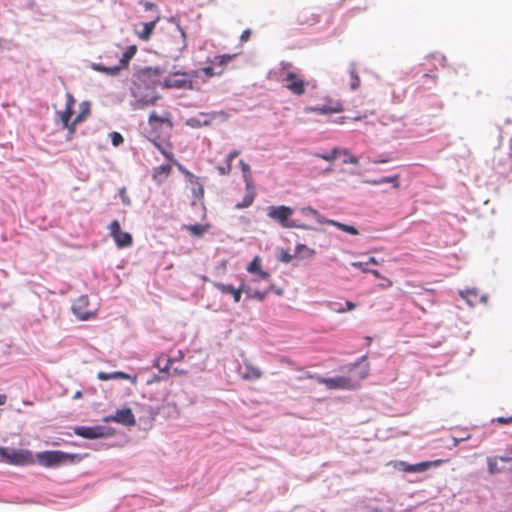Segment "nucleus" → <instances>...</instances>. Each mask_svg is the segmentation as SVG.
<instances>
[{
  "instance_id": "nucleus-1",
  "label": "nucleus",
  "mask_w": 512,
  "mask_h": 512,
  "mask_svg": "<svg viewBox=\"0 0 512 512\" xmlns=\"http://www.w3.org/2000/svg\"><path fill=\"white\" fill-rule=\"evenodd\" d=\"M161 74L160 67H146L139 72L137 76L139 83L137 88L132 90V95L136 98L133 103L134 109H144L155 104L159 98L155 93V87Z\"/></svg>"
},
{
  "instance_id": "nucleus-2",
  "label": "nucleus",
  "mask_w": 512,
  "mask_h": 512,
  "mask_svg": "<svg viewBox=\"0 0 512 512\" xmlns=\"http://www.w3.org/2000/svg\"><path fill=\"white\" fill-rule=\"evenodd\" d=\"M35 461L47 468H56L69 464H76L82 460L77 453H68L60 450H47L36 453Z\"/></svg>"
},
{
  "instance_id": "nucleus-3",
  "label": "nucleus",
  "mask_w": 512,
  "mask_h": 512,
  "mask_svg": "<svg viewBox=\"0 0 512 512\" xmlns=\"http://www.w3.org/2000/svg\"><path fill=\"white\" fill-rule=\"evenodd\" d=\"M294 210L286 205L269 206L267 208V216L277 222L283 228H301L305 230H313L309 225L292 219Z\"/></svg>"
},
{
  "instance_id": "nucleus-4",
  "label": "nucleus",
  "mask_w": 512,
  "mask_h": 512,
  "mask_svg": "<svg viewBox=\"0 0 512 512\" xmlns=\"http://www.w3.org/2000/svg\"><path fill=\"white\" fill-rule=\"evenodd\" d=\"M0 458L7 464L25 466L35 462L32 451L0 446Z\"/></svg>"
},
{
  "instance_id": "nucleus-5",
  "label": "nucleus",
  "mask_w": 512,
  "mask_h": 512,
  "mask_svg": "<svg viewBox=\"0 0 512 512\" xmlns=\"http://www.w3.org/2000/svg\"><path fill=\"white\" fill-rule=\"evenodd\" d=\"M197 72H180L173 71L171 72V76L167 77L163 81L164 88H176V89H193V82L191 80L192 77H196Z\"/></svg>"
},
{
  "instance_id": "nucleus-6",
  "label": "nucleus",
  "mask_w": 512,
  "mask_h": 512,
  "mask_svg": "<svg viewBox=\"0 0 512 512\" xmlns=\"http://www.w3.org/2000/svg\"><path fill=\"white\" fill-rule=\"evenodd\" d=\"M74 434L85 439H98L110 437L114 434V431L112 428L103 425L77 426L74 428Z\"/></svg>"
},
{
  "instance_id": "nucleus-7",
  "label": "nucleus",
  "mask_w": 512,
  "mask_h": 512,
  "mask_svg": "<svg viewBox=\"0 0 512 512\" xmlns=\"http://www.w3.org/2000/svg\"><path fill=\"white\" fill-rule=\"evenodd\" d=\"M148 124L150 127L149 135H165L169 136L172 131V121L166 116H159L156 112L149 115Z\"/></svg>"
},
{
  "instance_id": "nucleus-8",
  "label": "nucleus",
  "mask_w": 512,
  "mask_h": 512,
  "mask_svg": "<svg viewBox=\"0 0 512 512\" xmlns=\"http://www.w3.org/2000/svg\"><path fill=\"white\" fill-rule=\"evenodd\" d=\"M167 21L175 25V30L178 33V42L176 46L171 48L169 51L170 58L173 60H178L182 52L187 48V34L181 27L178 17L171 16L167 19Z\"/></svg>"
},
{
  "instance_id": "nucleus-9",
  "label": "nucleus",
  "mask_w": 512,
  "mask_h": 512,
  "mask_svg": "<svg viewBox=\"0 0 512 512\" xmlns=\"http://www.w3.org/2000/svg\"><path fill=\"white\" fill-rule=\"evenodd\" d=\"M319 383L325 384L328 389H343L352 390L355 389L357 383L350 377L336 376L331 378L317 377Z\"/></svg>"
},
{
  "instance_id": "nucleus-10",
  "label": "nucleus",
  "mask_w": 512,
  "mask_h": 512,
  "mask_svg": "<svg viewBox=\"0 0 512 512\" xmlns=\"http://www.w3.org/2000/svg\"><path fill=\"white\" fill-rule=\"evenodd\" d=\"M105 422H116L124 426H133L136 423L135 416L130 408L118 409L112 415L104 418Z\"/></svg>"
},
{
  "instance_id": "nucleus-11",
  "label": "nucleus",
  "mask_w": 512,
  "mask_h": 512,
  "mask_svg": "<svg viewBox=\"0 0 512 512\" xmlns=\"http://www.w3.org/2000/svg\"><path fill=\"white\" fill-rule=\"evenodd\" d=\"M286 84V88L289 89L295 95H302L305 92V81L297 77L294 72H288L286 77L283 79Z\"/></svg>"
},
{
  "instance_id": "nucleus-12",
  "label": "nucleus",
  "mask_w": 512,
  "mask_h": 512,
  "mask_svg": "<svg viewBox=\"0 0 512 512\" xmlns=\"http://www.w3.org/2000/svg\"><path fill=\"white\" fill-rule=\"evenodd\" d=\"M172 363V359L169 357H166L164 355H161L153 360V367H156L159 369V372L162 374L161 376H154L151 381H148V383H152L155 381H160L164 379L169 371L170 365Z\"/></svg>"
},
{
  "instance_id": "nucleus-13",
  "label": "nucleus",
  "mask_w": 512,
  "mask_h": 512,
  "mask_svg": "<svg viewBox=\"0 0 512 512\" xmlns=\"http://www.w3.org/2000/svg\"><path fill=\"white\" fill-rule=\"evenodd\" d=\"M214 286L222 293L232 295L235 302L240 301L242 292L248 293V288L244 284H241L239 288H235L231 284H224L218 282L215 283Z\"/></svg>"
},
{
  "instance_id": "nucleus-14",
  "label": "nucleus",
  "mask_w": 512,
  "mask_h": 512,
  "mask_svg": "<svg viewBox=\"0 0 512 512\" xmlns=\"http://www.w3.org/2000/svg\"><path fill=\"white\" fill-rule=\"evenodd\" d=\"M88 305V297L80 296L77 301L72 305L73 314L80 320H88L92 316L91 312L85 311V307Z\"/></svg>"
},
{
  "instance_id": "nucleus-15",
  "label": "nucleus",
  "mask_w": 512,
  "mask_h": 512,
  "mask_svg": "<svg viewBox=\"0 0 512 512\" xmlns=\"http://www.w3.org/2000/svg\"><path fill=\"white\" fill-rule=\"evenodd\" d=\"M247 271L256 274L257 278L255 281L264 280L269 282L270 274L267 271L261 269V259L256 256L247 266Z\"/></svg>"
},
{
  "instance_id": "nucleus-16",
  "label": "nucleus",
  "mask_w": 512,
  "mask_h": 512,
  "mask_svg": "<svg viewBox=\"0 0 512 512\" xmlns=\"http://www.w3.org/2000/svg\"><path fill=\"white\" fill-rule=\"evenodd\" d=\"M97 378L101 381L107 380H116V379H125L130 380L133 384L136 383V376H131L122 371H114V372H104L101 371L97 374Z\"/></svg>"
},
{
  "instance_id": "nucleus-17",
  "label": "nucleus",
  "mask_w": 512,
  "mask_h": 512,
  "mask_svg": "<svg viewBox=\"0 0 512 512\" xmlns=\"http://www.w3.org/2000/svg\"><path fill=\"white\" fill-rule=\"evenodd\" d=\"M239 374L243 379L252 381L259 379L262 372L259 368L245 363L239 367Z\"/></svg>"
},
{
  "instance_id": "nucleus-18",
  "label": "nucleus",
  "mask_w": 512,
  "mask_h": 512,
  "mask_svg": "<svg viewBox=\"0 0 512 512\" xmlns=\"http://www.w3.org/2000/svg\"><path fill=\"white\" fill-rule=\"evenodd\" d=\"M299 211L303 216L312 217L320 224H327L328 219L311 206L302 207Z\"/></svg>"
},
{
  "instance_id": "nucleus-19",
  "label": "nucleus",
  "mask_w": 512,
  "mask_h": 512,
  "mask_svg": "<svg viewBox=\"0 0 512 512\" xmlns=\"http://www.w3.org/2000/svg\"><path fill=\"white\" fill-rule=\"evenodd\" d=\"M91 68L94 71L107 74L109 76H117L121 71V66H111L107 67L101 63H92Z\"/></svg>"
},
{
  "instance_id": "nucleus-20",
  "label": "nucleus",
  "mask_w": 512,
  "mask_h": 512,
  "mask_svg": "<svg viewBox=\"0 0 512 512\" xmlns=\"http://www.w3.org/2000/svg\"><path fill=\"white\" fill-rule=\"evenodd\" d=\"M117 247L126 248L132 245L133 239L130 233L121 231L113 237Z\"/></svg>"
},
{
  "instance_id": "nucleus-21",
  "label": "nucleus",
  "mask_w": 512,
  "mask_h": 512,
  "mask_svg": "<svg viewBox=\"0 0 512 512\" xmlns=\"http://www.w3.org/2000/svg\"><path fill=\"white\" fill-rule=\"evenodd\" d=\"M366 360V355H363L361 356L353 365H352V368L350 369L351 371L353 369H358V379L359 380H362L364 378H366L369 374V366L368 364H364L362 365V362H364Z\"/></svg>"
},
{
  "instance_id": "nucleus-22",
  "label": "nucleus",
  "mask_w": 512,
  "mask_h": 512,
  "mask_svg": "<svg viewBox=\"0 0 512 512\" xmlns=\"http://www.w3.org/2000/svg\"><path fill=\"white\" fill-rule=\"evenodd\" d=\"M137 52V47L135 45H130L126 48V50L124 51V53L122 54L121 58H120V65L121 66V69L123 67H126L128 66L129 62L131 61V59L134 57V55L136 54Z\"/></svg>"
},
{
  "instance_id": "nucleus-23",
  "label": "nucleus",
  "mask_w": 512,
  "mask_h": 512,
  "mask_svg": "<svg viewBox=\"0 0 512 512\" xmlns=\"http://www.w3.org/2000/svg\"><path fill=\"white\" fill-rule=\"evenodd\" d=\"M459 295L470 307H475V302L473 299L478 295V290L476 288L461 290L459 291Z\"/></svg>"
},
{
  "instance_id": "nucleus-24",
  "label": "nucleus",
  "mask_w": 512,
  "mask_h": 512,
  "mask_svg": "<svg viewBox=\"0 0 512 512\" xmlns=\"http://www.w3.org/2000/svg\"><path fill=\"white\" fill-rule=\"evenodd\" d=\"M158 20H159V17H157L153 21L143 23V30L139 33L140 39L146 41V40H148L151 37V35L153 33V30L155 29V26H156V23L158 22Z\"/></svg>"
},
{
  "instance_id": "nucleus-25",
  "label": "nucleus",
  "mask_w": 512,
  "mask_h": 512,
  "mask_svg": "<svg viewBox=\"0 0 512 512\" xmlns=\"http://www.w3.org/2000/svg\"><path fill=\"white\" fill-rule=\"evenodd\" d=\"M235 56V54L216 55L211 60V64H213L216 67H219L220 69H223V67L226 66Z\"/></svg>"
},
{
  "instance_id": "nucleus-26",
  "label": "nucleus",
  "mask_w": 512,
  "mask_h": 512,
  "mask_svg": "<svg viewBox=\"0 0 512 512\" xmlns=\"http://www.w3.org/2000/svg\"><path fill=\"white\" fill-rule=\"evenodd\" d=\"M327 224L337 227L339 230L349 233L351 235H358L359 231L356 227L344 223H340L338 221L328 219Z\"/></svg>"
},
{
  "instance_id": "nucleus-27",
  "label": "nucleus",
  "mask_w": 512,
  "mask_h": 512,
  "mask_svg": "<svg viewBox=\"0 0 512 512\" xmlns=\"http://www.w3.org/2000/svg\"><path fill=\"white\" fill-rule=\"evenodd\" d=\"M272 288H273V284L269 283L268 287L263 291L255 290L254 292H251L250 289L248 288V293H246V294H247L248 298L256 299L261 302L271 292Z\"/></svg>"
},
{
  "instance_id": "nucleus-28",
  "label": "nucleus",
  "mask_w": 512,
  "mask_h": 512,
  "mask_svg": "<svg viewBox=\"0 0 512 512\" xmlns=\"http://www.w3.org/2000/svg\"><path fill=\"white\" fill-rule=\"evenodd\" d=\"M184 228L189 231L193 236L201 237L209 228L208 224H193L185 225Z\"/></svg>"
},
{
  "instance_id": "nucleus-29",
  "label": "nucleus",
  "mask_w": 512,
  "mask_h": 512,
  "mask_svg": "<svg viewBox=\"0 0 512 512\" xmlns=\"http://www.w3.org/2000/svg\"><path fill=\"white\" fill-rule=\"evenodd\" d=\"M81 108H82V111H80V113L75 117L74 121L71 123L70 127H69V132L72 133L74 132L75 130V125L82 121V119L84 118V116L86 114H89V102H82L81 103Z\"/></svg>"
},
{
  "instance_id": "nucleus-30",
  "label": "nucleus",
  "mask_w": 512,
  "mask_h": 512,
  "mask_svg": "<svg viewBox=\"0 0 512 512\" xmlns=\"http://www.w3.org/2000/svg\"><path fill=\"white\" fill-rule=\"evenodd\" d=\"M312 111L318 112L320 114H329L342 111V106L339 103H337L334 107L322 105L312 108Z\"/></svg>"
},
{
  "instance_id": "nucleus-31",
  "label": "nucleus",
  "mask_w": 512,
  "mask_h": 512,
  "mask_svg": "<svg viewBox=\"0 0 512 512\" xmlns=\"http://www.w3.org/2000/svg\"><path fill=\"white\" fill-rule=\"evenodd\" d=\"M175 165L178 168V170L185 176L187 182L194 184V182H197V180H199L197 176H195L193 173L187 170L181 163L175 161Z\"/></svg>"
},
{
  "instance_id": "nucleus-32",
  "label": "nucleus",
  "mask_w": 512,
  "mask_h": 512,
  "mask_svg": "<svg viewBox=\"0 0 512 512\" xmlns=\"http://www.w3.org/2000/svg\"><path fill=\"white\" fill-rule=\"evenodd\" d=\"M315 251L305 244H297L295 246V255H301L303 258L311 257Z\"/></svg>"
},
{
  "instance_id": "nucleus-33",
  "label": "nucleus",
  "mask_w": 512,
  "mask_h": 512,
  "mask_svg": "<svg viewBox=\"0 0 512 512\" xmlns=\"http://www.w3.org/2000/svg\"><path fill=\"white\" fill-rule=\"evenodd\" d=\"M149 139L153 142L154 146L156 148H158V150L167 158V159H171L172 158V154L171 153H168L162 146V144L158 141L159 139V135L157 134H152V135H149Z\"/></svg>"
},
{
  "instance_id": "nucleus-34",
  "label": "nucleus",
  "mask_w": 512,
  "mask_h": 512,
  "mask_svg": "<svg viewBox=\"0 0 512 512\" xmlns=\"http://www.w3.org/2000/svg\"><path fill=\"white\" fill-rule=\"evenodd\" d=\"M73 113H74V109L65 107L64 112H62V114H61V121H62L64 127H66L68 130L71 125L70 119H71Z\"/></svg>"
},
{
  "instance_id": "nucleus-35",
  "label": "nucleus",
  "mask_w": 512,
  "mask_h": 512,
  "mask_svg": "<svg viewBox=\"0 0 512 512\" xmlns=\"http://www.w3.org/2000/svg\"><path fill=\"white\" fill-rule=\"evenodd\" d=\"M497 459L498 457L487 458L488 472L490 475H495L501 471L498 467Z\"/></svg>"
},
{
  "instance_id": "nucleus-36",
  "label": "nucleus",
  "mask_w": 512,
  "mask_h": 512,
  "mask_svg": "<svg viewBox=\"0 0 512 512\" xmlns=\"http://www.w3.org/2000/svg\"><path fill=\"white\" fill-rule=\"evenodd\" d=\"M338 152H339V149L338 148H334L330 152H327V153H315L314 155L316 157L321 158V159L326 160V161H333L334 159H336Z\"/></svg>"
},
{
  "instance_id": "nucleus-37",
  "label": "nucleus",
  "mask_w": 512,
  "mask_h": 512,
  "mask_svg": "<svg viewBox=\"0 0 512 512\" xmlns=\"http://www.w3.org/2000/svg\"><path fill=\"white\" fill-rule=\"evenodd\" d=\"M192 185H193V187L191 189V192H192L193 196L197 199L203 198L204 188H203V185L199 182V180H197V182H194V184H192Z\"/></svg>"
},
{
  "instance_id": "nucleus-38",
  "label": "nucleus",
  "mask_w": 512,
  "mask_h": 512,
  "mask_svg": "<svg viewBox=\"0 0 512 512\" xmlns=\"http://www.w3.org/2000/svg\"><path fill=\"white\" fill-rule=\"evenodd\" d=\"M216 66H214L213 64H211L210 66H206L204 68H202V72L207 76V77H212V76H216V75H221L223 73V69H219L218 71L216 70Z\"/></svg>"
},
{
  "instance_id": "nucleus-39",
  "label": "nucleus",
  "mask_w": 512,
  "mask_h": 512,
  "mask_svg": "<svg viewBox=\"0 0 512 512\" xmlns=\"http://www.w3.org/2000/svg\"><path fill=\"white\" fill-rule=\"evenodd\" d=\"M109 137L112 145L115 147L120 146L124 142V138L119 132L113 131L109 134Z\"/></svg>"
},
{
  "instance_id": "nucleus-40",
  "label": "nucleus",
  "mask_w": 512,
  "mask_h": 512,
  "mask_svg": "<svg viewBox=\"0 0 512 512\" xmlns=\"http://www.w3.org/2000/svg\"><path fill=\"white\" fill-rule=\"evenodd\" d=\"M378 180H379V182H381V185L386 184V183H392L394 188L398 187V177L396 175L395 176H383V177L378 178Z\"/></svg>"
},
{
  "instance_id": "nucleus-41",
  "label": "nucleus",
  "mask_w": 512,
  "mask_h": 512,
  "mask_svg": "<svg viewBox=\"0 0 512 512\" xmlns=\"http://www.w3.org/2000/svg\"><path fill=\"white\" fill-rule=\"evenodd\" d=\"M336 305L339 306V307H334V310L339 312V313L350 311V310H352V309H354L356 307V304L351 302V301H346L345 302V306H346L345 308H343L341 306V304H336Z\"/></svg>"
},
{
  "instance_id": "nucleus-42",
  "label": "nucleus",
  "mask_w": 512,
  "mask_h": 512,
  "mask_svg": "<svg viewBox=\"0 0 512 512\" xmlns=\"http://www.w3.org/2000/svg\"><path fill=\"white\" fill-rule=\"evenodd\" d=\"M109 230H110V234L112 237H114V235H117L118 233H120L122 230H121L119 221H117V220L112 221L109 225Z\"/></svg>"
},
{
  "instance_id": "nucleus-43",
  "label": "nucleus",
  "mask_w": 512,
  "mask_h": 512,
  "mask_svg": "<svg viewBox=\"0 0 512 512\" xmlns=\"http://www.w3.org/2000/svg\"><path fill=\"white\" fill-rule=\"evenodd\" d=\"M253 202V196H249V195H246L242 201V203H238L236 205V208L238 209H241V208H246V207H249Z\"/></svg>"
},
{
  "instance_id": "nucleus-44",
  "label": "nucleus",
  "mask_w": 512,
  "mask_h": 512,
  "mask_svg": "<svg viewBox=\"0 0 512 512\" xmlns=\"http://www.w3.org/2000/svg\"><path fill=\"white\" fill-rule=\"evenodd\" d=\"M119 196L122 200V203L126 206H130L131 205V200L130 198L126 195V189L124 187H122L120 190H119Z\"/></svg>"
},
{
  "instance_id": "nucleus-45",
  "label": "nucleus",
  "mask_w": 512,
  "mask_h": 512,
  "mask_svg": "<svg viewBox=\"0 0 512 512\" xmlns=\"http://www.w3.org/2000/svg\"><path fill=\"white\" fill-rule=\"evenodd\" d=\"M177 42H178V34L173 35L171 40H169V43L167 44V47H166L167 56L170 57L169 51L171 48L176 46Z\"/></svg>"
},
{
  "instance_id": "nucleus-46",
  "label": "nucleus",
  "mask_w": 512,
  "mask_h": 512,
  "mask_svg": "<svg viewBox=\"0 0 512 512\" xmlns=\"http://www.w3.org/2000/svg\"><path fill=\"white\" fill-rule=\"evenodd\" d=\"M293 258V255H291L288 251H282L279 260L283 263H289Z\"/></svg>"
},
{
  "instance_id": "nucleus-47",
  "label": "nucleus",
  "mask_w": 512,
  "mask_h": 512,
  "mask_svg": "<svg viewBox=\"0 0 512 512\" xmlns=\"http://www.w3.org/2000/svg\"><path fill=\"white\" fill-rule=\"evenodd\" d=\"M239 155V151L238 150H232L231 152H229L226 156V163L227 164H230L232 166V162L233 160Z\"/></svg>"
},
{
  "instance_id": "nucleus-48",
  "label": "nucleus",
  "mask_w": 512,
  "mask_h": 512,
  "mask_svg": "<svg viewBox=\"0 0 512 512\" xmlns=\"http://www.w3.org/2000/svg\"><path fill=\"white\" fill-rule=\"evenodd\" d=\"M430 463L429 462H420L417 464H414L415 472H424L428 467Z\"/></svg>"
},
{
  "instance_id": "nucleus-49",
  "label": "nucleus",
  "mask_w": 512,
  "mask_h": 512,
  "mask_svg": "<svg viewBox=\"0 0 512 512\" xmlns=\"http://www.w3.org/2000/svg\"><path fill=\"white\" fill-rule=\"evenodd\" d=\"M232 166L230 164H227L225 166H218L217 170L220 175H227L230 173Z\"/></svg>"
},
{
  "instance_id": "nucleus-50",
  "label": "nucleus",
  "mask_w": 512,
  "mask_h": 512,
  "mask_svg": "<svg viewBox=\"0 0 512 512\" xmlns=\"http://www.w3.org/2000/svg\"><path fill=\"white\" fill-rule=\"evenodd\" d=\"M399 466L405 472H415L414 464H407L405 462H400Z\"/></svg>"
},
{
  "instance_id": "nucleus-51",
  "label": "nucleus",
  "mask_w": 512,
  "mask_h": 512,
  "mask_svg": "<svg viewBox=\"0 0 512 512\" xmlns=\"http://www.w3.org/2000/svg\"><path fill=\"white\" fill-rule=\"evenodd\" d=\"M171 170V166L169 164H162L157 168V172L161 174L168 175Z\"/></svg>"
},
{
  "instance_id": "nucleus-52",
  "label": "nucleus",
  "mask_w": 512,
  "mask_h": 512,
  "mask_svg": "<svg viewBox=\"0 0 512 512\" xmlns=\"http://www.w3.org/2000/svg\"><path fill=\"white\" fill-rule=\"evenodd\" d=\"M494 421H496L497 423L502 424V425L509 424V423H512V416H510V417L500 416V417H497Z\"/></svg>"
},
{
  "instance_id": "nucleus-53",
  "label": "nucleus",
  "mask_w": 512,
  "mask_h": 512,
  "mask_svg": "<svg viewBox=\"0 0 512 512\" xmlns=\"http://www.w3.org/2000/svg\"><path fill=\"white\" fill-rule=\"evenodd\" d=\"M74 104H75L74 97L70 93H67L66 94V106L65 107H69V108L74 109Z\"/></svg>"
},
{
  "instance_id": "nucleus-54",
  "label": "nucleus",
  "mask_w": 512,
  "mask_h": 512,
  "mask_svg": "<svg viewBox=\"0 0 512 512\" xmlns=\"http://www.w3.org/2000/svg\"><path fill=\"white\" fill-rule=\"evenodd\" d=\"M432 57L437 60L442 66L445 65L446 57L443 54L435 53L432 55Z\"/></svg>"
},
{
  "instance_id": "nucleus-55",
  "label": "nucleus",
  "mask_w": 512,
  "mask_h": 512,
  "mask_svg": "<svg viewBox=\"0 0 512 512\" xmlns=\"http://www.w3.org/2000/svg\"><path fill=\"white\" fill-rule=\"evenodd\" d=\"M360 85V78L359 76H355L353 79H351L350 82V88L351 90H356Z\"/></svg>"
},
{
  "instance_id": "nucleus-56",
  "label": "nucleus",
  "mask_w": 512,
  "mask_h": 512,
  "mask_svg": "<svg viewBox=\"0 0 512 512\" xmlns=\"http://www.w3.org/2000/svg\"><path fill=\"white\" fill-rule=\"evenodd\" d=\"M352 266L361 269L363 272H368L367 263L366 262H353Z\"/></svg>"
},
{
  "instance_id": "nucleus-57",
  "label": "nucleus",
  "mask_w": 512,
  "mask_h": 512,
  "mask_svg": "<svg viewBox=\"0 0 512 512\" xmlns=\"http://www.w3.org/2000/svg\"><path fill=\"white\" fill-rule=\"evenodd\" d=\"M346 164H358V158L354 155H350L347 159L343 161Z\"/></svg>"
},
{
  "instance_id": "nucleus-58",
  "label": "nucleus",
  "mask_w": 512,
  "mask_h": 512,
  "mask_svg": "<svg viewBox=\"0 0 512 512\" xmlns=\"http://www.w3.org/2000/svg\"><path fill=\"white\" fill-rule=\"evenodd\" d=\"M349 74H350L351 79H353L355 76H358V75H357V72H356V69H355V65H354V63H351V64H350V67H349Z\"/></svg>"
},
{
  "instance_id": "nucleus-59",
  "label": "nucleus",
  "mask_w": 512,
  "mask_h": 512,
  "mask_svg": "<svg viewBox=\"0 0 512 512\" xmlns=\"http://www.w3.org/2000/svg\"><path fill=\"white\" fill-rule=\"evenodd\" d=\"M470 438V435L465 436V438H456L453 437V445L457 446L460 442L468 440Z\"/></svg>"
},
{
  "instance_id": "nucleus-60",
  "label": "nucleus",
  "mask_w": 512,
  "mask_h": 512,
  "mask_svg": "<svg viewBox=\"0 0 512 512\" xmlns=\"http://www.w3.org/2000/svg\"><path fill=\"white\" fill-rule=\"evenodd\" d=\"M370 512H392L389 508H377V507H371Z\"/></svg>"
},
{
  "instance_id": "nucleus-61",
  "label": "nucleus",
  "mask_w": 512,
  "mask_h": 512,
  "mask_svg": "<svg viewBox=\"0 0 512 512\" xmlns=\"http://www.w3.org/2000/svg\"><path fill=\"white\" fill-rule=\"evenodd\" d=\"M250 34H251V32H250V30H248V29H247V30H245V31H243V32H242V34H241V40H242V41H246V40H248V39H249V37H250Z\"/></svg>"
},
{
  "instance_id": "nucleus-62",
  "label": "nucleus",
  "mask_w": 512,
  "mask_h": 512,
  "mask_svg": "<svg viewBox=\"0 0 512 512\" xmlns=\"http://www.w3.org/2000/svg\"><path fill=\"white\" fill-rule=\"evenodd\" d=\"M156 7V5L154 3H151V2H146L144 4V8L146 11H149V10H152Z\"/></svg>"
},
{
  "instance_id": "nucleus-63",
  "label": "nucleus",
  "mask_w": 512,
  "mask_h": 512,
  "mask_svg": "<svg viewBox=\"0 0 512 512\" xmlns=\"http://www.w3.org/2000/svg\"><path fill=\"white\" fill-rule=\"evenodd\" d=\"M188 124L191 126V127H199L200 126V122L198 120H195V119H190L188 121Z\"/></svg>"
},
{
  "instance_id": "nucleus-64",
  "label": "nucleus",
  "mask_w": 512,
  "mask_h": 512,
  "mask_svg": "<svg viewBox=\"0 0 512 512\" xmlns=\"http://www.w3.org/2000/svg\"><path fill=\"white\" fill-rule=\"evenodd\" d=\"M498 459L502 462L512 463V457L509 456H498Z\"/></svg>"
}]
</instances>
